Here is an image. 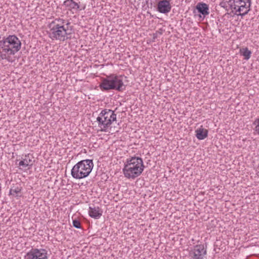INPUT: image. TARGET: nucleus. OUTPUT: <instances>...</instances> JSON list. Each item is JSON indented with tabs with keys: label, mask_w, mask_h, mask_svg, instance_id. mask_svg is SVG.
<instances>
[{
	"label": "nucleus",
	"mask_w": 259,
	"mask_h": 259,
	"mask_svg": "<svg viewBox=\"0 0 259 259\" xmlns=\"http://www.w3.org/2000/svg\"><path fill=\"white\" fill-rule=\"evenodd\" d=\"M196 9L200 14L203 15L204 17L209 14L208 6L205 3H199L196 5Z\"/></svg>",
	"instance_id": "f8f14e48"
},
{
	"label": "nucleus",
	"mask_w": 259,
	"mask_h": 259,
	"mask_svg": "<svg viewBox=\"0 0 259 259\" xmlns=\"http://www.w3.org/2000/svg\"><path fill=\"white\" fill-rule=\"evenodd\" d=\"M63 5L66 7H69L72 9L78 10L79 9V6L73 0H66L64 2Z\"/></svg>",
	"instance_id": "4468645a"
},
{
	"label": "nucleus",
	"mask_w": 259,
	"mask_h": 259,
	"mask_svg": "<svg viewBox=\"0 0 259 259\" xmlns=\"http://www.w3.org/2000/svg\"><path fill=\"white\" fill-rule=\"evenodd\" d=\"M25 259H48L47 251L42 248H32L25 256Z\"/></svg>",
	"instance_id": "6e6552de"
},
{
	"label": "nucleus",
	"mask_w": 259,
	"mask_h": 259,
	"mask_svg": "<svg viewBox=\"0 0 259 259\" xmlns=\"http://www.w3.org/2000/svg\"><path fill=\"white\" fill-rule=\"evenodd\" d=\"M227 4H229L230 5V3H229L228 1H226V2H224V1H223V2H221L220 4V6L222 7V8H224L225 9H226V10L228 11L229 9H228V6H227Z\"/></svg>",
	"instance_id": "6ab92c4d"
},
{
	"label": "nucleus",
	"mask_w": 259,
	"mask_h": 259,
	"mask_svg": "<svg viewBox=\"0 0 259 259\" xmlns=\"http://www.w3.org/2000/svg\"><path fill=\"white\" fill-rule=\"evenodd\" d=\"M70 23L60 18L55 19L49 25L50 28L49 37L53 39L64 41L71 38L69 28L72 30V26H70Z\"/></svg>",
	"instance_id": "f257e3e1"
},
{
	"label": "nucleus",
	"mask_w": 259,
	"mask_h": 259,
	"mask_svg": "<svg viewBox=\"0 0 259 259\" xmlns=\"http://www.w3.org/2000/svg\"><path fill=\"white\" fill-rule=\"evenodd\" d=\"M21 188L18 187H13L10 190V194L15 197L19 196V194L21 193Z\"/></svg>",
	"instance_id": "f3484780"
},
{
	"label": "nucleus",
	"mask_w": 259,
	"mask_h": 259,
	"mask_svg": "<svg viewBox=\"0 0 259 259\" xmlns=\"http://www.w3.org/2000/svg\"><path fill=\"white\" fill-rule=\"evenodd\" d=\"M171 9L169 1H160L157 3V10L160 13L167 14L170 11Z\"/></svg>",
	"instance_id": "9d476101"
},
{
	"label": "nucleus",
	"mask_w": 259,
	"mask_h": 259,
	"mask_svg": "<svg viewBox=\"0 0 259 259\" xmlns=\"http://www.w3.org/2000/svg\"><path fill=\"white\" fill-rule=\"evenodd\" d=\"M206 248H205L203 244L195 245L194 248L189 252V255L191 259H203L204 256L206 254Z\"/></svg>",
	"instance_id": "1a4fd4ad"
},
{
	"label": "nucleus",
	"mask_w": 259,
	"mask_h": 259,
	"mask_svg": "<svg viewBox=\"0 0 259 259\" xmlns=\"http://www.w3.org/2000/svg\"><path fill=\"white\" fill-rule=\"evenodd\" d=\"M228 2L230 3L229 8L231 9L236 10L237 12H241L243 8L247 9L244 13L238 14L242 17L247 14L250 10L251 0H229Z\"/></svg>",
	"instance_id": "0eeeda50"
},
{
	"label": "nucleus",
	"mask_w": 259,
	"mask_h": 259,
	"mask_svg": "<svg viewBox=\"0 0 259 259\" xmlns=\"http://www.w3.org/2000/svg\"><path fill=\"white\" fill-rule=\"evenodd\" d=\"M99 87L103 91L115 90L122 92L125 90L126 85L123 84V76L111 74L103 78Z\"/></svg>",
	"instance_id": "39448f33"
},
{
	"label": "nucleus",
	"mask_w": 259,
	"mask_h": 259,
	"mask_svg": "<svg viewBox=\"0 0 259 259\" xmlns=\"http://www.w3.org/2000/svg\"><path fill=\"white\" fill-rule=\"evenodd\" d=\"M256 123H257V125L255 127L254 130L255 132H257L258 135H259V118H257L253 122V124H256Z\"/></svg>",
	"instance_id": "aec40b11"
},
{
	"label": "nucleus",
	"mask_w": 259,
	"mask_h": 259,
	"mask_svg": "<svg viewBox=\"0 0 259 259\" xmlns=\"http://www.w3.org/2000/svg\"><path fill=\"white\" fill-rule=\"evenodd\" d=\"M116 120V114L110 109H105L101 112L99 116L97 118L98 126L101 131L106 132L112 122Z\"/></svg>",
	"instance_id": "423d86ee"
},
{
	"label": "nucleus",
	"mask_w": 259,
	"mask_h": 259,
	"mask_svg": "<svg viewBox=\"0 0 259 259\" xmlns=\"http://www.w3.org/2000/svg\"><path fill=\"white\" fill-rule=\"evenodd\" d=\"M196 136L199 140H203L207 137L208 131L203 128H199L196 130Z\"/></svg>",
	"instance_id": "ddd939ff"
},
{
	"label": "nucleus",
	"mask_w": 259,
	"mask_h": 259,
	"mask_svg": "<svg viewBox=\"0 0 259 259\" xmlns=\"http://www.w3.org/2000/svg\"><path fill=\"white\" fill-rule=\"evenodd\" d=\"M241 54L244 57V59L246 60L250 58L251 52L249 51L247 48H242L240 50Z\"/></svg>",
	"instance_id": "2eb2a0df"
},
{
	"label": "nucleus",
	"mask_w": 259,
	"mask_h": 259,
	"mask_svg": "<svg viewBox=\"0 0 259 259\" xmlns=\"http://www.w3.org/2000/svg\"><path fill=\"white\" fill-rule=\"evenodd\" d=\"M21 42L15 35H9L0 41V57L2 59L9 60L21 49Z\"/></svg>",
	"instance_id": "f03ea898"
},
{
	"label": "nucleus",
	"mask_w": 259,
	"mask_h": 259,
	"mask_svg": "<svg viewBox=\"0 0 259 259\" xmlns=\"http://www.w3.org/2000/svg\"><path fill=\"white\" fill-rule=\"evenodd\" d=\"M94 166L93 160L85 159L78 162L71 171L72 177L76 179H81L87 177Z\"/></svg>",
	"instance_id": "20e7f679"
},
{
	"label": "nucleus",
	"mask_w": 259,
	"mask_h": 259,
	"mask_svg": "<svg viewBox=\"0 0 259 259\" xmlns=\"http://www.w3.org/2000/svg\"><path fill=\"white\" fill-rule=\"evenodd\" d=\"M144 167L141 158L132 157L127 159L123 168V172L125 178L134 179L142 173Z\"/></svg>",
	"instance_id": "7ed1b4c3"
},
{
	"label": "nucleus",
	"mask_w": 259,
	"mask_h": 259,
	"mask_svg": "<svg viewBox=\"0 0 259 259\" xmlns=\"http://www.w3.org/2000/svg\"><path fill=\"white\" fill-rule=\"evenodd\" d=\"M32 164L33 163L32 162V160L30 159H27L26 158L20 161L19 163V166H22L24 167H26L28 166L31 167Z\"/></svg>",
	"instance_id": "dca6fc26"
},
{
	"label": "nucleus",
	"mask_w": 259,
	"mask_h": 259,
	"mask_svg": "<svg viewBox=\"0 0 259 259\" xmlns=\"http://www.w3.org/2000/svg\"><path fill=\"white\" fill-rule=\"evenodd\" d=\"M73 226L74 227L77 228V229L81 228L80 222L78 220H74L73 221Z\"/></svg>",
	"instance_id": "a211bd4d"
},
{
	"label": "nucleus",
	"mask_w": 259,
	"mask_h": 259,
	"mask_svg": "<svg viewBox=\"0 0 259 259\" xmlns=\"http://www.w3.org/2000/svg\"><path fill=\"white\" fill-rule=\"evenodd\" d=\"M102 211L99 207H89V214L94 219H98L102 215Z\"/></svg>",
	"instance_id": "9b49d317"
}]
</instances>
